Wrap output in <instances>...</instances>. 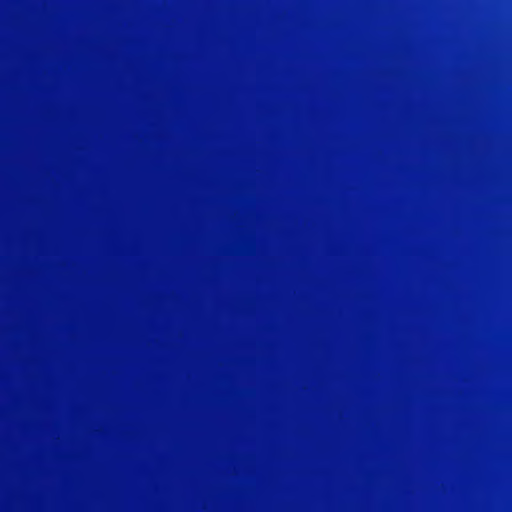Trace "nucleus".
<instances>
[{"label":"nucleus","instance_id":"obj_2","mask_svg":"<svg viewBox=\"0 0 512 512\" xmlns=\"http://www.w3.org/2000/svg\"><path fill=\"white\" fill-rule=\"evenodd\" d=\"M0 224H108V220H0Z\"/></svg>","mask_w":512,"mask_h":512},{"label":"nucleus","instance_id":"obj_1","mask_svg":"<svg viewBox=\"0 0 512 512\" xmlns=\"http://www.w3.org/2000/svg\"><path fill=\"white\" fill-rule=\"evenodd\" d=\"M0 231H65V232H86V231H105L108 232V226H0Z\"/></svg>","mask_w":512,"mask_h":512}]
</instances>
